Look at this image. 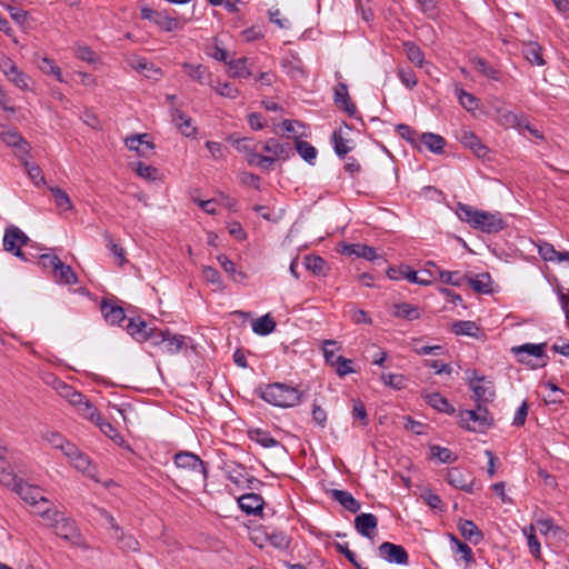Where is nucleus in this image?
<instances>
[{
    "mask_svg": "<svg viewBox=\"0 0 569 569\" xmlns=\"http://www.w3.org/2000/svg\"><path fill=\"white\" fill-rule=\"evenodd\" d=\"M456 212L461 221L486 233H498L506 227V222L499 212L478 210L465 203H458Z\"/></svg>",
    "mask_w": 569,
    "mask_h": 569,
    "instance_id": "obj_1",
    "label": "nucleus"
},
{
    "mask_svg": "<svg viewBox=\"0 0 569 569\" xmlns=\"http://www.w3.org/2000/svg\"><path fill=\"white\" fill-rule=\"evenodd\" d=\"M258 393L266 402L282 408L297 406L302 397V392L296 387L282 382L260 387Z\"/></svg>",
    "mask_w": 569,
    "mask_h": 569,
    "instance_id": "obj_2",
    "label": "nucleus"
},
{
    "mask_svg": "<svg viewBox=\"0 0 569 569\" xmlns=\"http://www.w3.org/2000/svg\"><path fill=\"white\" fill-rule=\"evenodd\" d=\"M3 486L17 493L26 503L34 510H39L46 503L48 498L43 495V489L39 486L31 485L18 476H4Z\"/></svg>",
    "mask_w": 569,
    "mask_h": 569,
    "instance_id": "obj_3",
    "label": "nucleus"
},
{
    "mask_svg": "<svg viewBox=\"0 0 569 569\" xmlns=\"http://www.w3.org/2000/svg\"><path fill=\"white\" fill-rule=\"evenodd\" d=\"M476 403V409L459 412V426L468 431L483 432L493 426L495 420L486 405Z\"/></svg>",
    "mask_w": 569,
    "mask_h": 569,
    "instance_id": "obj_4",
    "label": "nucleus"
},
{
    "mask_svg": "<svg viewBox=\"0 0 569 569\" xmlns=\"http://www.w3.org/2000/svg\"><path fill=\"white\" fill-rule=\"evenodd\" d=\"M3 249L8 252H11L13 256L28 261V254L31 257H36L32 252L28 250H22V247H29L31 240L29 237L17 226L10 224L4 229L3 234Z\"/></svg>",
    "mask_w": 569,
    "mask_h": 569,
    "instance_id": "obj_5",
    "label": "nucleus"
},
{
    "mask_svg": "<svg viewBox=\"0 0 569 569\" xmlns=\"http://www.w3.org/2000/svg\"><path fill=\"white\" fill-rule=\"evenodd\" d=\"M173 461L177 468L192 472L206 486L208 480L207 463L198 455L190 451H180L174 455Z\"/></svg>",
    "mask_w": 569,
    "mask_h": 569,
    "instance_id": "obj_6",
    "label": "nucleus"
},
{
    "mask_svg": "<svg viewBox=\"0 0 569 569\" xmlns=\"http://www.w3.org/2000/svg\"><path fill=\"white\" fill-rule=\"evenodd\" d=\"M468 385L473 391L476 402L487 405L495 400L496 390L493 382L486 376H478L477 371L473 370L468 377Z\"/></svg>",
    "mask_w": 569,
    "mask_h": 569,
    "instance_id": "obj_7",
    "label": "nucleus"
},
{
    "mask_svg": "<svg viewBox=\"0 0 569 569\" xmlns=\"http://www.w3.org/2000/svg\"><path fill=\"white\" fill-rule=\"evenodd\" d=\"M0 138L7 146L17 149L19 159H24V157L29 156L31 146L16 129L0 126Z\"/></svg>",
    "mask_w": 569,
    "mask_h": 569,
    "instance_id": "obj_8",
    "label": "nucleus"
},
{
    "mask_svg": "<svg viewBox=\"0 0 569 569\" xmlns=\"http://www.w3.org/2000/svg\"><path fill=\"white\" fill-rule=\"evenodd\" d=\"M54 533L74 546H83V537L77 527L74 520L63 517L62 520L54 527Z\"/></svg>",
    "mask_w": 569,
    "mask_h": 569,
    "instance_id": "obj_9",
    "label": "nucleus"
},
{
    "mask_svg": "<svg viewBox=\"0 0 569 569\" xmlns=\"http://www.w3.org/2000/svg\"><path fill=\"white\" fill-rule=\"evenodd\" d=\"M378 556L389 563L407 565L409 561L408 552L401 545L388 541L378 547Z\"/></svg>",
    "mask_w": 569,
    "mask_h": 569,
    "instance_id": "obj_10",
    "label": "nucleus"
},
{
    "mask_svg": "<svg viewBox=\"0 0 569 569\" xmlns=\"http://www.w3.org/2000/svg\"><path fill=\"white\" fill-rule=\"evenodd\" d=\"M456 138L478 158H486L489 152V148L481 142L480 138L466 128L459 129L456 133Z\"/></svg>",
    "mask_w": 569,
    "mask_h": 569,
    "instance_id": "obj_11",
    "label": "nucleus"
},
{
    "mask_svg": "<svg viewBox=\"0 0 569 569\" xmlns=\"http://www.w3.org/2000/svg\"><path fill=\"white\" fill-rule=\"evenodd\" d=\"M446 480L455 488L471 493L475 482L472 475L463 468L453 467L448 469Z\"/></svg>",
    "mask_w": 569,
    "mask_h": 569,
    "instance_id": "obj_12",
    "label": "nucleus"
},
{
    "mask_svg": "<svg viewBox=\"0 0 569 569\" xmlns=\"http://www.w3.org/2000/svg\"><path fill=\"white\" fill-rule=\"evenodd\" d=\"M141 17L150 20L164 31H173L179 27V21L164 12L152 10L148 7L141 8Z\"/></svg>",
    "mask_w": 569,
    "mask_h": 569,
    "instance_id": "obj_13",
    "label": "nucleus"
},
{
    "mask_svg": "<svg viewBox=\"0 0 569 569\" xmlns=\"http://www.w3.org/2000/svg\"><path fill=\"white\" fill-rule=\"evenodd\" d=\"M124 144L129 150L134 151L139 157L143 158L149 157L154 149V144L149 140L148 133L128 137Z\"/></svg>",
    "mask_w": 569,
    "mask_h": 569,
    "instance_id": "obj_14",
    "label": "nucleus"
},
{
    "mask_svg": "<svg viewBox=\"0 0 569 569\" xmlns=\"http://www.w3.org/2000/svg\"><path fill=\"white\" fill-rule=\"evenodd\" d=\"M261 150L267 152L268 156L274 157V161L278 159L287 160L293 156L292 147L289 142L281 143L274 138H270L261 143Z\"/></svg>",
    "mask_w": 569,
    "mask_h": 569,
    "instance_id": "obj_15",
    "label": "nucleus"
},
{
    "mask_svg": "<svg viewBox=\"0 0 569 569\" xmlns=\"http://www.w3.org/2000/svg\"><path fill=\"white\" fill-rule=\"evenodd\" d=\"M333 102L335 104L348 113L349 117H353L357 113V107L351 101L348 92V86L343 82H339L333 89Z\"/></svg>",
    "mask_w": 569,
    "mask_h": 569,
    "instance_id": "obj_16",
    "label": "nucleus"
},
{
    "mask_svg": "<svg viewBox=\"0 0 569 569\" xmlns=\"http://www.w3.org/2000/svg\"><path fill=\"white\" fill-rule=\"evenodd\" d=\"M100 309L104 320L111 326L120 325L126 319L123 308L111 299H102Z\"/></svg>",
    "mask_w": 569,
    "mask_h": 569,
    "instance_id": "obj_17",
    "label": "nucleus"
},
{
    "mask_svg": "<svg viewBox=\"0 0 569 569\" xmlns=\"http://www.w3.org/2000/svg\"><path fill=\"white\" fill-rule=\"evenodd\" d=\"M353 522L355 529L362 537L371 539L377 531L378 518L373 513H360Z\"/></svg>",
    "mask_w": 569,
    "mask_h": 569,
    "instance_id": "obj_18",
    "label": "nucleus"
},
{
    "mask_svg": "<svg viewBox=\"0 0 569 569\" xmlns=\"http://www.w3.org/2000/svg\"><path fill=\"white\" fill-rule=\"evenodd\" d=\"M239 508L247 515H260L263 510L264 500L258 493H246L238 498Z\"/></svg>",
    "mask_w": 569,
    "mask_h": 569,
    "instance_id": "obj_19",
    "label": "nucleus"
},
{
    "mask_svg": "<svg viewBox=\"0 0 569 569\" xmlns=\"http://www.w3.org/2000/svg\"><path fill=\"white\" fill-rule=\"evenodd\" d=\"M172 121L176 123L180 133L187 138L194 137L197 127L192 124V119L180 109L172 107L170 110Z\"/></svg>",
    "mask_w": 569,
    "mask_h": 569,
    "instance_id": "obj_20",
    "label": "nucleus"
},
{
    "mask_svg": "<svg viewBox=\"0 0 569 569\" xmlns=\"http://www.w3.org/2000/svg\"><path fill=\"white\" fill-rule=\"evenodd\" d=\"M341 253L345 256H355L358 258H363L368 261H373V260L378 259L376 249L370 246L362 244V243L343 244L342 249H341Z\"/></svg>",
    "mask_w": 569,
    "mask_h": 569,
    "instance_id": "obj_21",
    "label": "nucleus"
},
{
    "mask_svg": "<svg viewBox=\"0 0 569 569\" xmlns=\"http://www.w3.org/2000/svg\"><path fill=\"white\" fill-rule=\"evenodd\" d=\"M328 493L335 501L352 513H357L361 508L360 501L347 490L331 489Z\"/></svg>",
    "mask_w": 569,
    "mask_h": 569,
    "instance_id": "obj_22",
    "label": "nucleus"
},
{
    "mask_svg": "<svg viewBox=\"0 0 569 569\" xmlns=\"http://www.w3.org/2000/svg\"><path fill=\"white\" fill-rule=\"evenodd\" d=\"M546 343H525L521 346L513 347L512 353L518 358L520 362H527L529 357L542 358L545 356Z\"/></svg>",
    "mask_w": 569,
    "mask_h": 569,
    "instance_id": "obj_23",
    "label": "nucleus"
},
{
    "mask_svg": "<svg viewBox=\"0 0 569 569\" xmlns=\"http://www.w3.org/2000/svg\"><path fill=\"white\" fill-rule=\"evenodd\" d=\"M150 326L141 318L129 319L126 327L127 332L138 342L148 341Z\"/></svg>",
    "mask_w": 569,
    "mask_h": 569,
    "instance_id": "obj_24",
    "label": "nucleus"
},
{
    "mask_svg": "<svg viewBox=\"0 0 569 569\" xmlns=\"http://www.w3.org/2000/svg\"><path fill=\"white\" fill-rule=\"evenodd\" d=\"M33 512L40 516L46 521L47 526H49L53 530L54 527L64 517V513L54 508L53 502L50 500H48V503H46L42 508H39V510H34Z\"/></svg>",
    "mask_w": 569,
    "mask_h": 569,
    "instance_id": "obj_25",
    "label": "nucleus"
},
{
    "mask_svg": "<svg viewBox=\"0 0 569 569\" xmlns=\"http://www.w3.org/2000/svg\"><path fill=\"white\" fill-rule=\"evenodd\" d=\"M52 279L60 284H76L78 282V276L73 269L61 260L53 269Z\"/></svg>",
    "mask_w": 569,
    "mask_h": 569,
    "instance_id": "obj_26",
    "label": "nucleus"
},
{
    "mask_svg": "<svg viewBox=\"0 0 569 569\" xmlns=\"http://www.w3.org/2000/svg\"><path fill=\"white\" fill-rule=\"evenodd\" d=\"M182 68L193 81L199 84H210L211 73L208 71L207 67L184 62Z\"/></svg>",
    "mask_w": 569,
    "mask_h": 569,
    "instance_id": "obj_27",
    "label": "nucleus"
},
{
    "mask_svg": "<svg viewBox=\"0 0 569 569\" xmlns=\"http://www.w3.org/2000/svg\"><path fill=\"white\" fill-rule=\"evenodd\" d=\"M521 52L526 60L531 64L545 66L546 61L542 57V48L538 42L529 41L522 44Z\"/></svg>",
    "mask_w": 569,
    "mask_h": 569,
    "instance_id": "obj_28",
    "label": "nucleus"
},
{
    "mask_svg": "<svg viewBox=\"0 0 569 569\" xmlns=\"http://www.w3.org/2000/svg\"><path fill=\"white\" fill-rule=\"evenodd\" d=\"M461 536L473 545H478L483 539V533L471 520H461L459 523Z\"/></svg>",
    "mask_w": 569,
    "mask_h": 569,
    "instance_id": "obj_29",
    "label": "nucleus"
},
{
    "mask_svg": "<svg viewBox=\"0 0 569 569\" xmlns=\"http://www.w3.org/2000/svg\"><path fill=\"white\" fill-rule=\"evenodd\" d=\"M538 252L545 261H569V251H557L555 247L548 242L539 244Z\"/></svg>",
    "mask_w": 569,
    "mask_h": 569,
    "instance_id": "obj_30",
    "label": "nucleus"
},
{
    "mask_svg": "<svg viewBox=\"0 0 569 569\" xmlns=\"http://www.w3.org/2000/svg\"><path fill=\"white\" fill-rule=\"evenodd\" d=\"M66 456L71 460L73 466L80 470L86 471L90 467V459L87 455L82 453L74 445L66 447Z\"/></svg>",
    "mask_w": 569,
    "mask_h": 569,
    "instance_id": "obj_31",
    "label": "nucleus"
},
{
    "mask_svg": "<svg viewBox=\"0 0 569 569\" xmlns=\"http://www.w3.org/2000/svg\"><path fill=\"white\" fill-rule=\"evenodd\" d=\"M425 399L428 405L439 412L447 415H453L456 412L455 407L447 400V398L442 397L438 392L428 393L425 396Z\"/></svg>",
    "mask_w": 569,
    "mask_h": 569,
    "instance_id": "obj_32",
    "label": "nucleus"
},
{
    "mask_svg": "<svg viewBox=\"0 0 569 569\" xmlns=\"http://www.w3.org/2000/svg\"><path fill=\"white\" fill-rule=\"evenodd\" d=\"M267 541L279 550H287L290 547L291 538L284 531L271 529L264 532Z\"/></svg>",
    "mask_w": 569,
    "mask_h": 569,
    "instance_id": "obj_33",
    "label": "nucleus"
},
{
    "mask_svg": "<svg viewBox=\"0 0 569 569\" xmlns=\"http://www.w3.org/2000/svg\"><path fill=\"white\" fill-rule=\"evenodd\" d=\"M522 533L527 539L529 552L536 559H541V545L536 536V528L533 525L522 528Z\"/></svg>",
    "mask_w": 569,
    "mask_h": 569,
    "instance_id": "obj_34",
    "label": "nucleus"
},
{
    "mask_svg": "<svg viewBox=\"0 0 569 569\" xmlns=\"http://www.w3.org/2000/svg\"><path fill=\"white\" fill-rule=\"evenodd\" d=\"M187 346V337L183 335H176L169 331V337L162 346V351L169 355L178 353L183 347Z\"/></svg>",
    "mask_w": 569,
    "mask_h": 569,
    "instance_id": "obj_35",
    "label": "nucleus"
},
{
    "mask_svg": "<svg viewBox=\"0 0 569 569\" xmlns=\"http://www.w3.org/2000/svg\"><path fill=\"white\" fill-rule=\"evenodd\" d=\"M295 148L299 156L309 164H313L317 158V149L309 142L298 139L295 137Z\"/></svg>",
    "mask_w": 569,
    "mask_h": 569,
    "instance_id": "obj_36",
    "label": "nucleus"
},
{
    "mask_svg": "<svg viewBox=\"0 0 569 569\" xmlns=\"http://www.w3.org/2000/svg\"><path fill=\"white\" fill-rule=\"evenodd\" d=\"M276 321L270 315H264L252 322V330L260 336H267L274 331Z\"/></svg>",
    "mask_w": 569,
    "mask_h": 569,
    "instance_id": "obj_37",
    "label": "nucleus"
},
{
    "mask_svg": "<svg viewBox=\"0 0 569 569\" xmlns=\"http://www.w3.org/2000/svg\"><path fill=\"white\" fill-rule=\"evenodd\" d=\"M249 437L254 442L259 443L263 448H273L279 446V441L276 440L269 431L262 429H253L249 431Z\"/></svg>",
    "mask_w": 569,
    "mask_h": 569,
    "instance_id": "obj_38",
    "label": "nucleus"
},
{
    "mask_svg": "<svg viewBox=\"0 0 569 569\" xmlns=\"http://www.w3.org/2000/svg\"><path fill=\"white\" fill-rule=\"evenodd\" d=\"M456 96L459 100V103L467 111H475L479 108L480 100L475 94L466 91L465 89L456 87Z\"/></svg>",
    "mask_w": 569,
    "mask_h": 569,
    "instance_id": "obj_39",
    "label": "nucleus"
},
{
    "mask_svg": "<svg viewBox=\"0 0 569 569\" xmlns=\"http://www.w3.org/2000/svg\"><path fill=\"white\" fill-rule=\"evenodd\" d=\"M423 144L433 153H442L446 146V140L436 133L426 132L421 136Z\"/></svg>",
    "mask_w": 569,
    "mask_h": 569,
    "instance_id": "obj_40",
    "label": "nucleus"
},
{
    "mask_svg": "<svg viewBox=\"0 0 569 569\" xmlns=\"http://www.w3.org/2000/svg\"><path fill=\"white\" fill-rule=\"evenodd\" d=\"M393 316L398 318H403L407 320H416L420 318V310L418 307L410 303H397L393 307Z\"/></svg>",
    "mask_w": 569,
    "mask_h": 569,
    "instance_id": "obj_41",
    "label": "nucleus"
},
{
    "mask_svg": "<svg viewBox=\"0 0 569 569\" xmlns=\"http://www.w3.org/2000/svg\"><path fill=\"white\" fill-rule=\"evenodd\" d=\"M403 49L407 54V58L415 66L421 68L425 63V54L421 49L412 41L403 42Z\"/></svg>",
    "mask_w": 569,
    "mask_h": 569,
    "instance_id": "obj_42",
    "label": "nucleus"
},
{
    "mask_svg": "<svg viewBox=\"0 0 569 569\" xmlns=\"http://www.w3.org/2000/svg\"><path fill=\"white\" fill-rule=\"evenodd\" d=\"M260 144V142H256L253 139L242 138L237 140L236 148L239 152H243L246 154L247 162L249 163V160L253 158L252 154H258V149Z\"/></svg>",
    "mask_w": 569,
    "mask_h": 569,
    "instance_id": "obj_43",
    "label": "nucleus"
},
{
    "mask_svg": "<svg viewBox=\"0 0 569 569\" xmlns=\"http://www.w3.org/2000/svg\"><path fill=\"white\" fill-rule=\"evenodd\" d=\"M452 331L458 336L477 337L479 327L477 326V323L475 321L459 320V321L453 322Z\"/></svg>",
    "mask_w": 569,
    "mask_h": 569,
    "instance_id": "obj_44",
    "label": "nucleus"
},
{
    "mask_svg": "<svg viewBox=\"0 0 569 569\" xmlns=\"http://www.w3.org/2000/svg\"><path fill=\"white\" fill-rule=\"evenodd\" d=\"M49 190L52 193L56 206L60 211H69L73 209V204L70 200V197L67 194L66 191H63L59 187H50Z\"/></svg>",
    "mask_w": 569,
    "mask_h": 569,
    "instance_id": "obj_45",
    "label": "nucleus"
},
{
    "mask_svg": "<svg viewBox=\"0 0 569 569\" xmlns=\"http://www.w3.org/2000/svg\"><path fill=\"white\" fill-rule=\"evenodd\" d=\"M349 140L343 137L341 128L332 132V143L335 152L338 157L343 158L350 150Z\"/></svg>",
    "mask_w": 569,
    "mask_h": 569,
    "instance_id": "obj_46",
    "label": "nucleus"
},
{
    "mask_svg": "<svg viewBox=\"0 0 569 569\" xmlns=\"http://www.w3.org/2000/svg\"><path fill=\"white\" fill-rule=\"evenodd\" d=\"M202 277H203L204 281L214 286V290L223 291L226 289V286L223 284L221 276L216 268L210 267V266H204L202 268Z\"/></svg>",
    "mask_w": 569,
    "mask_h": 569,
    "instance_id": "obj_47",
    "label": "nucleus"
},
{
    "mask_svg": "<svg viewBox=\"0 0 569 569\" xmlns=\"http://www.w3.org/2000/svg\"><path fill=\"white\" fill-rule=\"evenodd\" d=\"M113 538L123 551H137L139 549L138 540L131 535H126L122 529H120V532L113 533Z\"/></svg>",
    "mask_w": 569,
    "mask_h": 569,
    "instance_id": "obj_48",
    "label": "nucleus"
},
{
    "mask_svg": "<svg viewBox=\"0 0 569 569\" xmlns=\"http://www.w3.org/2000/svg\"><path fill=\"white\" fill-rule=\"evenodd\" d=\"M76 408L80 416L90 421H98L100 418L97 408L89 401L86 396H83L82 401H80Z\"/></svg>",
    "mask_w": 569,
    "mask_h": 569,
    "instance_id": "obj_49",
    "label": "nucleus"
},
{
    "mask_svg": "<svg viewBox=\"0 0 569 569\" xmlns=\"http://www.w3.org/2000/svg\"><path fill=\"white\" fill-rule=\"evenodd\" d=\"M490 274L489 273H482L477 278H469L468 283L478 293H489L491 292L490 287Z\"/></svg>",
    "mask_w": 569,
    "mask_h": 569,
    "instance_id": "obj_50",
    "label": "nucleus"
},
{
    "mask_svg": "<svg viewBox=\"0 0 569 569\" xmlns=\"http://www.w3.org/2000/svg\"><path fill=\"white\" fill-rule=\"evenodd\" d=\"M475 70L485 77L496 80H499V71L493 68L491 64H489L485 59L482 58H476L473 60Z\"/></svg>",
    "mask_w": 569,
    "mask_h": 569,
    "instance_id": "obj_51",
    "label": "nucleus"
},
{
    "mask_svg": "<svg viewBox=\"0 0 569 569\" xmlns=\"http://www.w3.org/2000/svg\"><path fill=\"white\" fill-rule=\"evenodd\" d=\"M406 279L412 283L429 286L432 282V276L429 271H415L411 268L406 270Z\"/></svg>",
    "mask_w": 569,
    "mask_h": 569,
    "instance_id": "obj_52",
    "label": "nucleus"
},
{
    "mask_svg": "<svg viewBox=\"0 0 569 569\" xmlns=\"http://www.w3.org/2000/svg\"><path fill=\"white\" fill-rule=\"evenodd\" d=\"M232 78H248L251 76L250 69L247 67V58H240L228 62Z\"/></svg>",
    "mask_w": 569,
    "mask_h": 569,
    "instance_id": "obj_53",
    "label": "nucleus"
},
{
    "mask_svg": "<svg viewBox=\"0 0 569 569\" xmlns=\"http://www.w3.org/2000/svg\"><path fill=\"white\" fill-rule=\"evenodd\" d=\"M39 69L46 73L53 76L59 82H63L61 69L54 64L53 60L43 57L38 62Z\"/></svg>",
    "mask_w": 569,
    "mask_h": 569,
    "instance_id": "obj_54",
    "label": "nucleus"
},
{
    "mask_svg": "<svg viewBox=\"0 0 569 569\" xmlns=\"http://www.w3.org/2000/svg\"><path fill=\"white\" fill-rule=\"evenodd\" d=\"M450 540L457 547V551L462 555V559L465 560L467 567H470L475 563V557L472 549L466 543L459 540L455 535H450Z\"/></svg>",
    "mask_w": 569,
    "mask_h": 569,
    "instance_id": "obj_55",
    "label": "nucleus"
},
{
    "mask_svg": "<svg viewBox=\"0 0 569 569\" xmlns=\"http://www.w3.org/2000/svg\"><path fill=\"white\" fill-rule=\"evenodd\" d=\"M218 262L220 263L221 268L234 280H242L244 278V273L237 271L236 264L226 256V254H219L217 257Z\"/></svg>",
    "mask_w": 569,
    "mask_h": 569,
    "instance_id": "obj_56",
    "label": "nucleus"
},
{
    "mask_svg": "<svg viewBox=\"0 0 569 569\" xmlns=\"http://www.w3.org/2000/svg\"><path fill=\"white\" fill-rule=\"evenodd\" d=\"M430 451L432 457L442 463H451L457 460V456L448 448L435 445L430 447Z\"/></svg>",
    "mask_w": 569,
    "mask_h": 569,
    "instance_id": "obj_57",
    "label": "nucleus"
},
{
    "mask_svg": "<svg viewBox=\"0 0 569 569\" xmlns=\"http://www.w3.org/2000/svg\"><path fill=\"white\" fill-rule=\"evenodd\" d=\"M303 263L308 270L312 271V273L317 276L323 272L326 266V261L321 257L315 254L306 256Z\"/></svg>",
    "mask_w": 569,
    "mask_h": 569,
    "instance_id": "obj_58",
    "label": "nucleus"
},
{
    "mask_svg": "<svg viewBox=\"0 0 569 569\" xmlns=\"http://www.w3.org/2000/svg\"><path fill=\"white\" fill-rule=\"evenodd\" d=\"M7 79L12 82L16 87L21 90L29 89V76L21 71L19 68H16L9 76H6Z\"/></svg>",
    "mask_w": 569,
    "mask_h": 569,
    "instance_id": "obj_59",
    "label": "nucleus"
},
{
    "mask_svg": "<svg viewBox=\"0 0 569 569\" xmlns=\"http://www.w3.org/2000/svg\"><path fill=\"white\" fill-rule=\"evenodd\" d=\"M136 173L148 181H154L158 177V169L141 161L134 166Z\"/></svg>",
    "mask_w": 569,
    "mask_h": 569,
    "instance_id": "obj_60",
    "label": "nucleus"
},
{
    "mask_svg": "<svg viewBox=\"0 0 569 569\" xmlns=\"http://www.w3.org/2000/svg\"><path fill=\"white\" fill-rule=\"evenodd\" d=\"M398 78L400 79L401 83L406 86L408 89H412L417 86L418 79L416 77V73L410 68H398L397 71Z\"/></svg>",
    "mask_w": 569,
    "mask_h": 569,
    "instance_id": "obj_61",
    "label": "nucleus"
},
{
    "mask_svg": "<svg viewBox=\"0 0 569 569\" xmlns=\"http://www.w3.org/2000/svg\"><path fill=\"white\" fill-rule=\"evenodd\" d=\"M103 237L107 242V248L111 251V253L114 257H117L119 259V264L120 266L123 264V262L126 261L124 249L120 244H118L113 241V238L109 232H106L103 234Z\"/></svg>",
    "mask_w": 569,
    "mask_h": 569,
    "instance_id": "obj_62",
    "label": "nucleus"
},
{
    "mask_svg": "<svg viewBox=\"0 0 569 569\" xmlns=\"http://www.w3.org/2000/svg\"><path fill=\"white\" fill-rule=\"evenodd\" d=\"M333 368L336 369V372L339 377H345L355 372V369L352 368V360L342 356H339L335 359Z\"/></svg>",
    "mask_w": 569,
    "mask_h": 569,
    "instance_id": "obj_63",
    "label": "nucleus"
},
{
    "mask_svg": "<svg viewBox=\"0 0 569 569\" xmlns=\"http://www.w3.org/2000/svg\"><path fill=\"white\" fill-rule=\"evenodd\" d=\"M352 418L359 420L360 425L367 427L369 425V418L367 415L366 407L361 400H353L352 405Z\"/></svg>",
    "mask_w": 569,
    "mask_h": 569,
    "instance_id": "obj_64",
    "label": "nucleus"
}]
</instances>
